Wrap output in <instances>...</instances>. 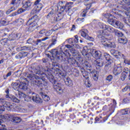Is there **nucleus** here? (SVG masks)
<instances>
[{"label":"nucleus","instance_id":"20e7f679","mask_svg":"<svg viewBox=\"0 0 130 130\" xmlns=\"http://www.w3.org/2000/svg\"><path fill=\"white\" fill-rule=\"evenodd\" d=\"M113 7L114 8L112 10L111 14H108V16L109 17L108 19V23L110 25H112V26L115 25L116 20L111 17H113L114 18H115V17H121V13H122V11L119 10H120L119 6L115 5H113Z\"/></svg>","mask_w":130,"mask_h":130},{"label":"nucleus","instance_id":"ea45409f","mask_svg":"<svg viewBox=\"0 0 130 130\" xmlns=\"http://www.w3.org/2000/svg\"><path fill=\"white\" fill-rule=\"evenodd\" d=\"M26 12L25 9H23V8H20L18 9L17 12H15L14 13V16H17V15H20V14H22L23 13H25Z\"/></svg>","mask_w":130,"mask_h":130},{"label":"nucleus","instance_id":"c85d7f7f","mask_svg":"<svg viewBox=\"0 0 130 130\" xmlns=\"http://www.w3.org/2000/svg\"><path fill=\"white\" fill-rule=\"evenodd\" d=\"M64 81L66 85L69 87H72V86L73 85V81H72L71 78L69 77H68L67 79H64Z\"/></svg>","mask_w":130,"mask_h":130},{"label":"nucleus","instance_id":"49530a36","mask_svg":"<svg viewBox=\"0 0 130 130\" xmlns=\"http://www.w3.org/2000/svg\"><path fill=\"white\" fill-rule=\"evenodd\" d=\"M127 76L128 75L125 72H122L120 77L121 81H124L127 77Z\"/></svg>","mask_w":130,"mask_h":130},{"label":"nucleus","instance_id":"c9c22d12","mask_svg":"<svg viewBox=\"0 0 130 130\" xmlns=\"http://www.w3.org/2000/svg\"><path fill=\"white\" fill-rule=\"evenodd\" d=\"M21 120H22L21 119V117H17V114H15L13 121L12 122L14 123H20V122H21Z\"/></svg>","mask_w":130,"mask_h":130},{"label":"nucleus","instance_id":"4d7b16f0","mask_svg":"<svg viewBox=\"0 0 130 130\" xmlns=\"http://www.w3.org/2000/svg\"><path fill=\"white\" fill-rule=\"evenodd\" d=\"M128 112L125 110H122L120 112V115H125V114H127Z\"/></svg>","mask_w":130,"mask_h":130},{"label":"nucleus","instance_id":"338daca9","mask_svg":"<svg viewBox=\"0 0 130 130\" xmlns=\"http://www.w3.org/2000/svg\"><path fill=\"white\" fill-rule=\"evenodd\" d=\"M104 32H105V30H99L98 32L99 35H101V36L107 35L105 33H104Z\"/></svg>","mask_w":130,"mask_h":130},{"label":"nucleus","instance_id":"f3484780","mask_svg":"<svg viewBox=\"0 0 130 130\" xmlns=\"http://www.w3.org/2000/svg\"><path fill=\"white\" fill-rule=\"evenodd\" d=\"M87 114H88V115H87L86 114H84L83 115H82V117L83 118H85L86 120H88L87 123L92 124V123H93V117H89L90 116V115H92V116H93V114H92V113L90 112V110H87Z\"/></svg>","mask_w":130,"mask_h":130},{"label":"nucleus","instance_id":"4468645a","mask_svg":"<svg viewBox=\"0 0 130 130\" xmlns=\"http://www.w3.org/2000/svg\"><path fill=\"white\" fill-rule=\"evenodd\" d=\"M22 5V8L26 11H30L34 6L33 2H31L30 0H26L23 2Z\"/></svg>","mask_w":130,"mask_h":130},{"label":"nucleus","instance_id":"39448f33","mask_svg":"<svg viewBox=\"0 0 130 130\" xmlns=\"http://www.w3.org/2000/svg\"><path fill=\"white\" fill-rule=\"evenodd\" d=\"M52 72V71H47L46 76L48 80L53 84L54 89H55L57 93H58V94H62V93H63V90L60 86H59V85H58V84H57L58 85H55V84H56V80L54 79V77H53Z\"/></svg>","mask_w":130,"mask_h":130},{"label":"nucleus","instance_id":"5701e85b","mask_svg":"<svg viewBox=\"0 0 130 130\" xmlns=\"http://www.w3.org/2000/svg\"><path fill=\"white\" fill-rule=\"evenodd\" d=\"M32 99L34 102H36V103H42L43 102V100L41 98L39 95L37 94L36 95L32 96Z\"/></svg>","mask_w":130,"mask_h":130},{"label":"nucleus","instance_id":"f03ea898","mask_svg":"<svg viewBox=\"0 0 130 130\" xmlns=\"http://www.w3.org/2000/svg\"><path fill=\"white\" fill-rule=\"evenodd\" d=\"M5 108L8 111L15 112H19L21 110V108L17 104L8 102L4 99H0V112L5 111Z\"/></svg>","mask_w":130,"mask_h":130},{"label":"nucleus","instance_id":"0eeeda50","mask_svg":"<svg viewBox=\"0 0 130 130\" xmlns=\"http://www.w3.org/2000/svg\"><path fill=\"white\" fill-rule=\"evenodd\" d=\"M93 66L95 69V73L93 76L94 81H98L99 75L98 73L101 71V68L104 66V63L102 60H94L93 62Z\"/></svg>","mask_w":130,"mask_h":130},{"label":"nucleus","instance_id":"58836bf2","mask_svg":"<svg viewBox=\"0 0 130 130\" xmlns=\"http://www.w3.org/2000/svg\"><path fill=\"white\" fill-rule=\"evenodd\" d=\"M19 89L26 91L27 90V84L26 83L22 82L19 84Z\"/></svg>","mask_w":130,"mask_h":130},{"label":"nucleus","instance_id":"1a4fd4ad","mask_svg":"<svg viewBox=\"0 0 130 130\" xmlns=\"http://www.w3.org/2000/svg\"><path fill=\"white\" fill-rule=\"evenodd\" d=\"M39 22V17L37 15H34L27 21L28 26H33L36 28H38V22Z\"/></svg>","mask_w":130,"mask_h":130},{"label":"nucleus","instance_id":"9b49d317","mask_svg":"<svg viewBox=\"0 0 130 130\" xmlns=\"http://www.w3.org/2000/svg\"><path fill=\"white\" fill-rule=\"evenodd\" d=\"M84 83L87 88H90L92 86L91 82L89 80V73L88 72H82Z\"/></svg>","mask_w":130,"mask_h":130},{"label":"nucleus","instance_id":"b1692460","mask_svg":"<svg viewBox=\"0 0 130 130\" xmlns=\"http://www.w3.org/2000/svg\"><path fill=\"white\" fill-rule=\"evenodd\" d=\"M103 29L105 31H108V32H109L110 33H113V32H115V29L113 28L112 26H110V25H104L103 26Z\"/></svg>","mask_w":130,"mask_h":130},{"label":"nucleus","instance_id":"2eb2a0df","mask_svg":"<svg viewBox=\"0 0 130 130\" xmlns=\"http://www.w3.org/2000/svg\"><path fill=\"white\" fill-rule=\"evenodd\" d=\"M30 126L34 128H36V127H37L38 129H40V128L44 126V124H43V120H41L40 122H39V120H37L35 122L31 123Z\"/></svg>","mask_w":130,"mask_h":130},{"label":"nucleus","instance_id":"603ef678","mask_svg":"<svg viewBox=\"0 0 130 130\" xmlns=\"http://www.w3.org/2000/svg\"><path fill=\"white\" fill-rule=\"evenodd\" d=\"M128 16L129 17L128 18H126V19H123V21L125 24L130 26V14H129Z\"/></svg>","mask_w":130,"mask_h":130},{"label":"nucleus","instance_id":"7ed1b4c3","mask_svg":"<svg viewBox=\"0 0 130 130\" xmlns=\"http://www.w3.org/2000/svg\"><path fill=\"white\" fill-rule=\"evenodd\" d=\"M113 102L111 103L110 105H109V110L107 111L108 115H107L106 117L102 118L101 116H98L95 117L94 123H102L103 122H105L106 120L108 119V117L114 112L115 110V107H116V101L114 99H112Z\"/></svg>","mask_w":130,"mask_h":130},{"label":"nucleus","instance_id":"6ab92c4d","mask_svg":"<svg viewBox=\"0 0 130 130\" xmlns=\"http://www.w3.org/2000/svg\"><path fill=\"white\" fill-rule=\"evenodd\" d=\"M40 2H41V0H36L34 3V6H35V8L36 12L41 11V9L43 8V5L40 3Z\"/></svg>","mask_w":130,"mask_h":130},{"label":"nucleus","instance_id":"c03bdc74","mask_svg":"<svg viewBox=\"0 0 130 130\" xmlns=\"http://www.w3.org/2000/svg\"><path fill=\"white\" fill-rule=\"evenodd\" d=\"M21 4V0H12L10 5H14V6H19Z\"/></svg>","mask_w":130,"mask_h":130},{"label":"nucleus","instance_id":"4c0bfd02","mask_svg":"<svg viewBox=\"0 0 130 130\" xmlns=\"http://www.w3.org/2000/svg\"><path fill=\"white\" fill-rule=\"evenodd\" d=\"M89 52V49H88V47L87 46H85L83 47V49L81 52V53L83 56H86L88 55V52Z\"/></svg>","mask_w":130,"mask_h":130},{"label":"nucleus","instance_id":"c756f323","mask_svg":"<svg viewBox=\"0 0 130 130\" xmlns=\"http://www.w3.org/2000/svg\"><path fill=\"white\" fill-rule=\"evenodd\" d=\"M40 94H41V96L42 97L44 101L47 102L50 100V98H49V96H48L46 93H43V92H41Z\"/></svg>","mask_w":130,"mask_h":130},{"label":"nucleus","instance_id":"a19ab883","mask_svg":"<svg viewBox=\"0 0 130 130\" xmlns=\"http://www.w3.org/2000/svg\"><path fill=\"white\" fill-rule=\"evenodd\" d=\"M11 86L14 90H18V89L20 88V85H19V83H18V82H13L11 84Z\"/></svg>","mask_w":130,"mask_h":130},{"label":"nucleus","instance_id":"aec40b11","mask_svg":"<svg viewBox=\"0 0 130 130\" xmlns=\"http://www.w3.org/2000/svg\"><path fill=\"white\" fill-rule=\"evenodd\" d=\"M86 8L84 9L83 12L81 13V17H86L87 13L89 12V10L91 9L92 7V3H89L85 5Z\"/></svg>","mask_w":130,"mask_h":130},{"label":"nucleus","instance_id":"8fccbe9b","mask_svg":"<svg viewBox=\"0 0 130 130\" xmlns=\"http://www.w3.org/2000/svg\"><path fill=\"white\" fill-rule=\"evenodd\" d=\"M84 21H85L84 18H79L76 20V23L77 24H78V25H80V24H82V23H83V22H84Z\"/></svg>","mask_w":130,"mask_h":130},{"label":"nucleus","instance_id":"09e8293b","mask_svg":"<svg viewBox=\"0 0 130 130\" xmlns=\"http://www.w3.org/2000/svg\"><path fill=\"white\" fill-rule=\"evenodd\" d=\"M123 58L124 59V63L125 64H127V66H130V60L128 59L125 58V56H124V55L122 54Z\"/></svg>","mask_w":130,"mask_h":130},{"label":"nucleus","instance_id":"774afa93","mask_svg":"<svg viewBox=\"0 0 130 130\" xmlns=\"http://www.w3.org/2000/svg\"><path fill=\"white\" fill-rule=\"evenodd\" d=\"M122 2L124 3L126 6H130V1L129 0H122Z\"/></svg>","mask_w":130,"mask_h":130},{"label":"nucleus","instance_id":"2f4dec72","mask_svg":"<svg viewBox=\"0 0 130 130\" xmlns=\"http://www.w3.org/2000/svg\"><path fill=\"white\" fill-rule=\"evenodd\" d=\"M71 72L72 75H73L74 77H79V76H80V72H79V70L75 68H72Z\"/></svg>","mask_w":130,"mask_h":130},{"label":"nucleus","instance_id":"5fc2aeb1","mask_svg":"<svg viewBox=\"0 0 130 130\" xmlns=\"http://www.w3.org/2000/svg\"><path fill=\"white\" fill-rule=\"evenodd\" d=\"M11 100L13 102H15V103H19V102H20V100H19V99H18L15 96H13L12 97Z\"/></svg>","mask_w":130,"mask_h":130},{"label":"nucleus","instance_id":"4be33fe9","mask_svg":"<svg viewBox=\"0 0 130 130\" xmlns=\"http://www.w3.org/2000/svg\"><path fill=\"white\" fill-rule=\"evenodd\" d=\"M27 55H28L27 52L21 51L15 56V58H17V59H21L24 58V57H26Z\"/></svg>","mask_w":130,"mask_h":130},{"label":"nucleus","instance_id":"052dcab7","mask_svg":"<svg viewBox=\"0 0 130 130\" xmlns=\"http://www.w3.org/2000/svg\"><path fill=\"white\" fill-rule=\"evenodd\" d=\"M68 43L70 44H74V43H76L75 42V39L74 38H71L68 40Z\"/></svg>","mask_w":130,"mask_h":130},{"label":"nucleus","instance_id":"864d4df0","mask_svg":"<svg viewBox=\"0 0 130 130\" xmlns=\"http://www.w3.org/2000/svg\"><path fill=\"white\" fill-rule=\"evenodd\" d=\"M0 24L2 25V26H6L7 19H2L0 21Z\"/></svg>","mask_w":130,"mask_h":130},{"label":"nucleus","instance_id":"393cba45","mask_svg":"<svg viewBox=\"0 0 130 130\" xmlns=\"http://www.w3.org/2000/svg\"><path fill=\"white\" fill-rule=\"evenodd\" d=\"M51 42L52 43L48 47V49H49V48H51L52 46L56 44V42H57V36H53L52 37Z\"/></svg>","mask_w":130,"mask_h":130},{"label":"nucleus","instance_id":"a18cd8bd","mask_svg":"<svg viewBox=\"0 0 130 130\" xmlns=\"http://www.w3.org/2000/svg\"><path fill=\"white\" fill-rule=\"evenodd\" d=\"M107 47H109L110 48H115V47H116V46L115 45V43L114 42H111L110 40V41H109Z\"/></svg>","mask_w":130,"mask_h":130},{"label":"nucleus","instance_id":"f8f14e48","mask_svg":"<svg viewBox=\"0 0 130 130\" xmlns=\"http://www.w3.org/2000/svg\"><path fill=\"white\" fill-rule=\"evenodd\" d=\"M116 35H118L119 37L118 38V42L120 44H126L127 43V39L123 36V34L120 31H117L116 32Z\"/></svg>","mask_w":130,"mask_h":130},{"label":"nucleus","instance_id":"f704fd0d","mask_svg":"<svg viewBox=\"0 0 130 130\" xmlns=\"http://www.w3.org/2000/svg\"><path fill=\"white\" fill-rule=\"evenodd\" d=\"M104 57L106 59V60H107V61H109V62L112 61V57H111V56L109 54H108V53H104Z\"/></svg>","mask_w":130,"mask_h":130},{"label":"nucleus","instance_id":"412c9836","mask_svg":"<svg viewBox=\"0 0 130 130\" xmlns=\"http://www.w3.org/2000/svg\"><path fill=\"white\" fill-rule=\"evenodd\" d=\"M57 12L58 11L54 9V7H53L52 11H51L47 15V19L48 20H51L52 18H54L55 13H57Z\"/></svg>","mask_w":130,"mask_h":130},{"label":"nucleus","instance_id":"680f3d73","mask_svg":"<svg viewBox=\"0 0 130 130\" xmlns=\"http://www.w3.org/2000/svg\"><path fill=\"white\" fill-rule=\"evenodd\" d=\"M87 40H89V41H92V42L94 41L95 39H94V38L92 37H90L89 36H87L86 39Z\"/></svg>","mask_w":130,"mask_h":130},{"label":"nucleus","instance_id":"bb28decb","mask_svg":"<svg viewBox=\"0 0 130 130\" xmlns=\"http://www.w3.org/2000/svg\"><path fill=\"white\" fill-rule=\"evenodd\" d=\"M72 5H73V3L72 2H69V3L65 2L64 11H66V12H69V11H70V10L72 9Z\"/></svg>","mask_w":130,"mask_h":130},{"label":"nucleus","instance_id":"79ce46f5","mask_svg":"<svg viewBox=\"0 0 130 130\" xmlns=\"http://www.w3.org/2000/svg\"><path fill=\"white\" fill-rule=\"evenodd\" d=\"M84 64L87 71H91V69H92V67L91 66V64L89 63L88 61H85Z\"/></svg>","mask_w":130,"mask_h":130},{"label":"nucleus","instance_id":"a878e982","mask_svg":"<svg viewBox=\"0 0 130 130\" xmlns=\"http://www.w3.org/2000/svg\"><path fill=\"white\" fill-rule=\"evenodd\" d=\"M8 42L9 39L7 38H4L0 41V44H1L2 46H8L9 47Z\"/></svg>","mask_w":130,"mask_h":130},{"label":"nucleus","instance_id":"bf43d9fd","mask_svg":"<svg viewBox=\"0 0 130 130\" xmlns=\"http://www.w3.org/2000/svg\"><path fill=\"white\" fill-rule=\"evenodd\" d=\"M10 76H12V72L10 71L6 75H4V80H7L8 79V77H10Z\"/></svg>","mask_w":130,"mask_h":130},{"label":"nucleus","instance_id":"3c124183","mask_svg":"<svg viewBox=\"0 0 130 130\" xmlns=\"http://www.w3.org/2000/svg\"><path fill=\"white\" fill-rule=\"evenodd\" d=\"M110 68H111V62H109V63L105 66L104 70H105V71H108Z\"/></svg>","mask_w":130,"mask_h":130},{"label":"nucleus","instance_id":"6e6d98bb","mask_svg":"<svg viewBox=\"0 0 130 130\" xmlns=\"http://www.w3.org/2000/svg\"><path fill=\"white\" fill-rule=\"evenodd\" d=\"M113 80V76L112 75H109L106 78V81H108L109 82H111Z\"/></svg>","mask_w":130,"mask_h":130},{"label":"nucleus","instance_id":"69168bd1","mask_svg":"<svg viewBox=\"0 0 130 130\" xmlns=\"http://www.w3.org/2000/svg\"><path fill=\"white\" fill-rule=\"evenodd\" d=\"M19 50H25V51L29 50V47L27 46L21 47V49H20Z\"/></svg>","mask_w":130,"mask_h":130},{"label":"nucleus","instance_id":"6e6552de","mask_svg":"<svg viewBox=\"0 0 130 130\" xmlns=\"http://www.w3.org/2000/svg\"><path fill=\"white\" fill-rule=\"evenodd\" d=\"M14 116L15 114H8L4 117L2 115H0V130H7V128H5L6 125L2 124L4 122V120H3L4 118H5V121H11V122H13Z\"/></svg>","mask_w":130,"mask_h":130},{"label":"nucleus","instance_id":"473e14b6","mask_svg":"<svg viewBox=\"0 0 130 130\" xmlns=\"http://www.w3.org/2000/svg\"><path fill=\"white\" fill-rule=\"evenodd\" d=\"M80 34L82 37H84L85 39L89 36L88 35V30L87 29H82L80 31Z\"/></svg>","mask_w":130,"mask_h":130},{"label":"nucleus","instance_id":"13d9d810","mask_svg":"<svg viewBox=\"0 0 130 130\" xmlns=\"http://www.w3.org/2000/svg\"><path fill=\"white\" fill-rule=\"evenodd\" d=\"M130 98H126L123 99V103L126 104V103H129Z\"/></svg>","mask_w":130,"mask_h":130},{"label":"nucleus","instance_id":"9d476101","mask_svg":"<svg viewBox=\"0 0 130 130\" xmlns=\"http://www.w3.org/2000/svg\"><path fill=\"white\" fill-rule=\"evenodd\" d=\"M65 6L66 2L60 1L57 5L53 7L54 10L57 11L58 13L59 14H61V13H63V12H64Z\"/></svg>","mask_w":130,"mask_h":130},{"label":"nucleus","instance_id":"0e129e2a","mask_svg":"<svg viewBox=\"0 0 130 130\" xmlns=\"http://www.w3.org/2000/svg\"><path fill=\"white\" fill-rule=\"evenodd\" d=\"M96 9L91 8L90 9V11H89V15L91 16V15H93L95 12H96Z\"/></svg>","mask_w":130,"mask_h":130},{"label":"nucleus","instance_id":"423d86ee","mask_svg":"<svg viewBox=\"0 0 130 130\" xmlns=\"http://www.w3.org/2000/svg\"><path fill=\"white\" fill-rule=\"evenodd\" d=\"M27 79L29 80L33 84L37 85L38 87H45L46 86V82L44 81V79L40 78V77L36 76L35 77L33 75L29 74V76H27Z\"/></svg>","mask_w":130,"mask_h":130},{"label":"nucleus","instance_id":"cd10ccee","mask_svg":"<svg viewBox=\"0 0 130 130\" xmlns=\"http://www.w3.org/2000/svg\"><path fill=\"white\" fill-rule=\"evenodd\" d=\"M66 47L67 48H72V46L70 45H66L65 46H62L60 48L61 51L62 52V53H61V54H66L64 52H68V50L66 49Z\"/></svg>","mask_w":130,"mask_h":130},{"label":"nucleus","instance_id":"de8ad7c7","mask_svg":"<svg viewBox=\"0 0 130 130\" xmlns=\"http://www.w3.org/2000/svg\"><path fill=\"white\" fill-rule=\"evenodd\" d=\"M16 10H17L16 8L11 7L6 11V15H9L12 12L16 11Z\"/></svg>","mask_w":130,"mask_h":130},{"label":"nucleus","instance_id":"37998d69","mask_svg":"<svg viewBox=\"0 0 130 130\" xmlns=\"http://www.w3.org/2000/svg\"><path fill=\"white\" fill-rule=\"evenodd\" d=\"M70 51L73 56H76L78 54H79V51L78 50L75 49V48H72L71 50Z\"/></svg>","mask_w":130,"mask_h":130},{"label":"nucleus","instance_id":"7c9ffc66","mask_svg":"<svg viewBox=\"0 0 130 130\" xmlns=\"http://www.w3.org/2000/svg\"><path fill=\"white\" fill-rule=\"evenodd\" d=\"M17 37H18V35L16 34H12L9 35L8 39L9 41H13L14 40H16V39H17Z\"/></svg>","mask_w":130,"mask_h":130},{"label":"nucleus","instance_id":"a211bd4d","mask_svg":"<svg viewBox=\"0 0 130 130\" xmlns=\"http://www.w3.org/2000/svg\"><path fill=\"white\" fill-rule=\"evenodd\" d=\"M98 37L100 39L102 44L105 47H107V45H108V43L109 41H110V40L101 35H98Z\"/></svg>","mask_w":130,"mask_h":130},{"label":"nucleus","instance_id":"72a5a7b5","mask_svg":"<svg viewBox=\"0 0 130 130\" xmlns=\"http://www.w3.org/2000/svg\"><path fill=\"white\" fill-rule=\"evenodd\" d=\"M116 28H117L118 29H123V24H122L120 21H116L114 25Z\"/></svg>","mask_w":130,"mask_h":130},{"label":"nucleus","instance_id":"e2e57ef3","mask_svg":"<svg viewBox=\"0 0 130 130\" xmlns=\"http://www.w3.org/2000/svg\"><path fill=\"white\" fill-rule=\"evenodd\" d=\"M17 22L18 24L22 25V24H23V23H24V20H23V19H22V18H19L17 20Z\"/></svg>","mask_w":130,"mask_h":130},{"label":"nucleus","instance_id":"e433bc0d","mask_svg":"<svg viewBox=\"0 0 130 130\" xmlns=\"http://www.w3.org/2000/svg\"><path fill=\"white\" fill-rule=\"evenodd\" d=\"M36 29H37V27H35V26L32 25H29V26L26 28V31H27V32H29L30 33L35 31Z\"/></svg>","mask_w":130,"mask_h":130},{"label":"nucleus","instance_id":"dca6fc26","mask_svg":"<svg viewBox=\"0 0 130 130\" xmlns=\"http://www.w3.org/2000/svg\"><path fill=\"white\" fill-rule=\"evenodd\" d=\"M122 72V66H121V64H118L117 65L114 66L113 74L114 76H118V75H120Z\"/></svg>","mask_w":130,"mask_h":130},{"label":"nucleus","instance_id":"ddd939ff","mask_svg":"<svg viewBox=\"0 0 130 130\" xmlns=\"http://www.w3.org/2000/svg\"><path fill=\"white\" fill-rule=\"evenodd\" d=\"M91 55L94 57V58H95V59H96L95 60H103V62H104V61L103 59H101V57H102V53L101 51L93 50Z\"/></svg>","mask_w":130,"mask_h":130},{"label":"nucleus","instance_id":"f257e3e1","mask_svg":"<svg viewBox=\"0 0 130 130\" xmlns=\"http://www.w3.org/2000/svg\"><path fill=\"white\" fill-rule=\"evenodd\" d=\"M50 52L53 57L57 59H60L62 62L69 63L71 66L72 64L74 67H79V63L77 62L76 59H74V58H69L66 54H61L56 49L51 50Z\"/></svg>","mask_w":130,"mask_h":130}]
</instances>
